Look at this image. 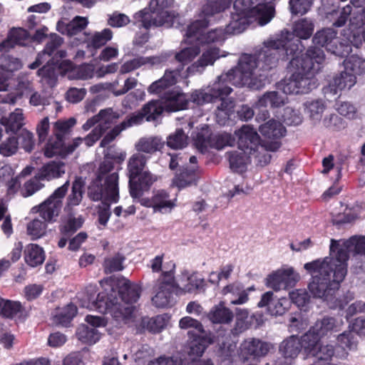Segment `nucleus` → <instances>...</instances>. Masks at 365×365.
Instances as JSON below:
<instances>
[{
    "instance_id": "1",
    "label": "nucleus",
    "mask_w": 365,
    "mask_h": 365,
    "mask_svg": "<svg viewBox=\"0 0 365 365\" xmlns=\"http://www.w3.org/2000/svg\"><path fill=\"white\" fill-rule=\"evenodd\" d=\"M365 255V236H352L346 240H331L329 257L304 264L312 275L309 292L314 297L331 301L347 274L349 253Z\"/></svg>"
},
{
    "instance_id": "2",
    "label": "nucleus",
    "mask_w": 365,
    "mask_h": 365,
    "mask_svg": "<svg viewBox=\"0 0 365 365\" xmlns=\"http://www.w3.org/2000/svg\"><path fill=\"white\" fill-rule=\"evenodd\" d=\"M299 43V40L290 43L282 39H268L255 53L242 54L237 66L219 76L217 81L258 89L262 86L263 76L259 71H269L277 67L279 60L286 61L289 55L297 52Z\"/></svg>"
},
{
    "instance_id": "3",
    "label": "nucleus",
    "mask_w": 365,
    "mask_h": 365,
    "mask_svg": "<svg viewBox=\"0 0 365 365\" xmlns=\"http://www.w3.org/2000/svg\"><path fill=\"white\" fill-rule=\"evenodd\" d=\"M231 1L232 0H207L201 9L200 19L194 21L187 26L185 33L187 41L199 44L224 41L227 34L223 28H216L206 33H204V30L215 20L216 15L229 8Z\"/></svg>"
},
{
    "instance_id": "4",
    "label": "nucleus",
    "mask_w": 365,
    "mask_h": 365,
    "mask_svg": "<svg viewBox=\"0 0 365 365\" xmlns=\"http://www.w3.org/2000/svg\"><path fill=\"white\" fill-rule=\"evenodd\" d=\"M298 49L296 53L289 55L286 61L290 59L289 69L294 71V76H296L300 94H303L317 87V80L314 76L322 68L325 56L321 48L313 47L299 56L302 49L299 48V46Z\"/></svg>"
},
{
    "instance_id": "5",
    "label": "nucleus",
    "mask_w": 365,
    "mask_h": 365,
    "mask_svg": "<svg viewBox=\"0 0 365 365\" xmlns=\"http://www.w3.org/2000/svg\"><path fill=\"white\" fill-rule=\"evenodd\" d=\"M114 169L113 160L105 158L100 164L96 177L88 187V195L93 201H109L117 202L119 200L118 180L117 172Z\"/></svg>"
},
{
    "instance_id": "6",
    "label": "nucleus",
    "mask_w": 365,
    "mask_h": 365,
    "mask_svg": "<svg viewBox=\"0 0 365 365\" xmlns=\"http://www.w3.org/2000/svg\"><path fill=\"white\" fill-rule=\"evenodd\" d=\"M149 156L140 153L133 154L127 163L128 187L132 197H140L148 192L158 180L156 175L147 168Z\"/></svg>"
},
{
    "instance_id": "7",
    "label": "nucleus",
    "mask_w": 365,
    "mask_h": 365,
    "mask_svg": "<svg viewBox=\"0 0 365 365\" xmlns=\"http://www.w3.org/2000/svg\"><path fill=\"white\" fill-rule=\"evenodd\" d=\"M232 91V89L227 83L216 81L207 92L204 91H195L192 94L191 98L197 105L215 102L219 98L221 103L217 106L215 110L216 122L220 125H225L234 111V101L226 98Z\"/></svg>"
},
{
    "instance_id": "8",
    "label": "nucleus",
    "mask_w": 365,
    "mask_h": 365,
    "mask_svg": "<svg viewBox=\"0 0 365 365\" xmlns=\"http://www.w3.org/2000/svg\"><path fill=\"white\" fill-rule=\"evenodd\" d=\"M173 0H151L148 9H144L133 16L134 24L138 28L148 29L152 26H160L172 21L173 15L167 9Z\"/></svg>"
},
{
    "instance_id": "9",
    "label": "nucleus",
    "mask_w": 365,
    "mask_h": 365,
    "mask_svg": "<svg viewBox=\"0 0 365 365\" xmlns=\"http://www.w3.org/2000/svg\"><path fill=\"white\" fill-rule=\"evenodd\" d=\"M235 12L257 21L260 26L268 24L274 16V6L272 0H235Z\"/></svg>"
},
{
    "instance_id": "10",
    "label": "nucleus",
    "mask_w": 365,
    "mask_h": 365,
    "mask_svg": "<svg viewBox=\"0 0 365 365\" xmlns=\"http://www.w3.org/2000/svg\"><path fill=\"white\" fill-rule=\"evenodd\" d=\"M93 295L88 297V304H83L90 309H95L102 314H110L116 320H123L125 322L132 317L133 307L130 306L123 307L118 303L117 299H111L104 293H99L96 300Z\"/></svg>"
},
{
    "instance_id": "11",
    "label": "nucleus",
    "mask_w": 365,
    "mask_h": 365,
    "mask_svg": "<svg viewBox=\"0 0 365 365\" xmlns=\"http://www.w3.org/2000/svg\"><path fill=\"white\" fill-rule=\"evenodd\" d=\"M313 42L316 45L325 47L328 51L341 57L347 56L351 52V44H354L356 47L359 46L356 43H354L351 36L347 41L345 43L340 42L338 45L339 40L336 38V32L329 28L317 31L313 37Z\"/></svg>"
},
{
    "instance_id": "12",
    "label": "nucleus",
    "mask_w": 365,
    "mask_h": 365,
    "mask_svg": "<svg viewBox=\"0 0 365 365\" xmlns=\"http://www.w3.org/2000/svg\"><path fill=\"white\" fill-rule=\"evenodd\" d=\"M68 187L69 181H66L39 205L38 211L45 222H52L58 215L62 207V200L66 195Z\"/></svg>"
},
{
    "instance_id": "13",
    "label": "nucleus",
    "mask_w": 365,
    "mask_h": 365,
    "mask_svg": "<svg viewBox=\"0 0 365 365\" xmlns=\"http://www.w3.org/2000/svg\"><path fill=\"white\" fill-rule=\"evenodd\" d=\"M145 207L153 208L154 212H170L175 207V200L170 199V195L165 190H155L150 197H133Z\"/></svg>"
},
{
    "instance_id": "14",
    "label": "nucleus",
    "mask_w": 365,
    "mask_h": 365,
    "mask_svg": "<svg viewBox=\"0 0 365 365\" xmlns=\"http://www.w3.org/2000/svg\"><path fill=\"white\" fill-rule=\"evenodd\" d=\"M187 335L189 339L186 346V352L189 356V360L192 361L201 357L207 347L217 341L216 337L210 331L198 334L194 331H188Z\"/></svg>"
},
{
    "instance_id": "15",
    "label": "nucleus",
    "mask_w": 365,
    "mask_h": 365,
    "mask_svg": "<svg viewBox=\"0 0 365 365\" xmlns=\"http://www.w3.org/2000/svg\"><path fill=\"white\" fill-rule=\"evenodd\" d=\"M272 349L273 345L270 342L257 338H247L240 344V356L244 360L259 359L266 356Z\"/></svg>"
},
{
    "instance_id": "16",
    "label": "nucleus",
    "mask_w": 365,
    "mask_h": 365,
    "mask_svg": "<svg viewBox=\"0 0 365 365\" xmlns=\"http://www.w3.org/2000/svg\"><path fill=\"white\" fill-rule=\"evenodd\" d=\"M174 272L172 270L162 272L158 279L156 294L152 298L153 303L158 307H166L173 290Z\"/></svg>"
},
{
    "instance_id": "17",
    "label": "nucleus",
    "mask_w": 365,
    "mask_h": 365,
    "mask_svg": "<svg viewBox=\"0 0 365 365\" xmlns=\"http://www.w3.org/2000/svg\"><path fill=\"white\" fill-rule=\"evenodd\" d=\"M63 43L61 37L57 34H53L50 36L49 40L46 44L44 49L38 54L34 62L29 65V68L36 69L44 61L49 60L50 57L54 54V60L56 58H63L66 57V53L63 50H58Z\"/></svg>"
},
{
    "instance_id": "18",
    "label": "nucleus",
    "mask_w": 365,
    "mask_h": 365,
    "mask_svg": "<svg viewBox=\"0 0 365 365\" xmlns=\"http://www.w3.org/2000/svg\"><path fill=\"white\" fill-rule=\"evenodd\" d=\"M235 134L238 138L237 145L239 150H245L250 154H252V151H255L260 143L259 135L250 125H243L240 129L236 130Z\"/></svg>"
},
{
    "instance_id": "19",
    "label": "nucleus",
    "mask_w": 365,
    "mask_h": 365,
    "mask_svg": "<svg viewBox=\"0 0 365 365\" xmlns=\"http://www.w3.org/2000/svg\"><path fill=\"white\" fill-rule=\"evenodd\" d=\"M291 302L289 299L282 297L277 299H273V292H267L258 303V307H267L269 313L274 316L284 314L289 308Z\"/></svg>"
},
{
    "instance_id": "20",
    "label": "nucleus",
    "mask_w": 365,
    "mask_h": 365,
    "mask_svg": "<svg viewBox=\"0 0 365 365\" xmlns=\"http://www.w3.org/2000/svg\"><path fill=\"white\" fill-rule=\"evenodd\" d=\"M314 29V25L312 21L306 18L302 19L294 24L292 29L293 34L287 32V36L284 38H281L280 39L290 43H292L296 40L301 41L300 39H308L312 35ZM299 48H302V51L304 50V46H302V42H300Z\"/></svg>"
},
{
    "instance_id": "21",
    "label": "nucleus",
    "mask_w": 365,
    "mask_h": 365,
    "mask_svg": "<svg viewBox=\"0 0 365 365\" xmlns=\"http://www.w3.org/2000/svg\"><path fill=\"white\" fill-rule=\"evenodd\" d=\"M143 115L141 113H134L126 117V118L119 125L113 128L101 141V146L106 147L110 143L122 130L141 124L143 122Z\"/></svg>"
},
{
    "instance_id": "22",
    "label": "nucleus",
    "mask_w": 365,
    "mask_h": 365,
    "mask_svg": "<svg viewBox=\"0 0 365 365\" xmlns=\"http://www.w3.org/2000/svg\"><path fill=\"white\" fill-rule=\"evenodd\" d=\"M31 41V35L22 28H13L6 39L0 43V51L6 52L15 46H25Z\"/></svg>"
},
{
    "instance_id": "23",
    "label": "nucleus",
    "mask_w": 365,
    "mask_h": 365,
    "mask_svg": "<svg viewBox=\"0 0 365 365\" xmlns=\"http://www.w3.org/2000/svg\"><path fill=\"white\" fill-rule=\"evenodd\" d=\"M118 294L121 300L126 304H122L123 307L130 306L133 307V312L134 307L130 304L135 303L138 301L140 294V287L135 284L131 283L129 280L123 279L119 284Z\"/></svg>"
},
{
    "instance_id": "24",
    "label": "nucleus",
    "mask_w": 365,
    "mask_h": 365,
    "mask_svg": "<svg viewBox=\"0 0 365 365\" xmlns=\"http://www.w3.org/2000/svg\"><path fill=\"white\" fill-rule=\"evenodd\" d=\"M282 145L279 140L264 141L257 145V148L252 151L251 155L257 159L258 163L262 165H266L271 161L272 155L268 152H276Z\"/></svg>"
},
{
    "instance_id": "25",
    "label": "nucleus",
    "mask_w": 365,
    "mask_h": 365,
    "mask_svg": "<svg viewBox=\"0 0 365 365\" xmlns=\"http://www.w3.org/2000/svg\"><path fill=\"white\" fill-rule=\"evenodd\" d=\"M219 57V48L212 47L207 49L197 62L187 67V74L192 75L197 72L201 73L207 66L212 65Z\"/></svg>"
},
{
    "instance_id": "26",
    "label": "nucleus",
    "mask_w": 365,
    "mask_h": 365,
    "mask_svg": "<svg viewBox=\"0 0 365 365\" xmlns=\"http://www.w3.org/2000/svg\"><path fill=\"white\" fill-rule=\"evenodd\" d=\"M356 82V78L354 73L345 70L334 76L329 83L328 89L336 94L338 91L349 90Z\"/></svg>"
},
{
    "instance_id": "27",
    "label": "nucleus",
    "mask_w": 365,
    "mask_h": 365,
    "mask_svg": "<svg viewBox=\"0 0 365 365\" xmlns=\"http://www.w3.org/2000/svg\"><path fill=\"white\" fill-rule=\"evenodd\" d=\"M162 100L165 110L168 112L183 110L187 106L185 94L174 91L164 93Z\"/></svg>"
},
{
    "instance_id": "28",
    "label": "nucleus",
    "mask_w": 365,
    "mask_h": 365,
    "mask_svg": "<svg viewBox=\"0 0 365 365\" xmlns=\"http://www.w3.org/2000/svg\"><path fill=\"white\" fill-rule=\"evenodd\" d=\"M341 321H338L334 317H325L318 319L311 329L321 338L332 332L339 331L342 325Z\"/></svg>"
},
{
    "instance_id": "29",
    "label": "nucleus",
    "mask_w": 365,
    "mask_h": 365,
    "mask_svg": "<svg viewBox=\"0 0 365 365\" xmlns=\"http://www.w3.org/2000/svg\"><path fill=\"white\" fill-rule=\"evenodd\" d=\"M165 57L164 56H138L135 58L124 62L120 68L119 73L120 74H125L145 65H154L156 63H160L165 59Z\"/></svg>"
},
{
    "instance_id": "30",
    "label": "nucleus",
    "mask_w": 365,
    "mask_h": 365,
    "mask_svg": "<svg viewBox=\"0 0 365 365\" xmlns=\"http://www.w3.org/2000/svg\"><path fill=\"white\" fill-rule=\"evenodd\" d=\"M302 349L300 339L296 335H292L284 339L279 344V352L285 359H294Z\"/></svg>"
},
{
    "instance_id": "31",
    "label": "nucleus",
    "mask_w": 365,
    "mask_h": 365,
    "mask_svg": "<svg viewBox=\"0 0 365 365\" xmlns=\"http://www.w3.org/2000/svg\"><path fill=\"white\" fill-rule=\"evenodd\" d=\"M65 173V163L61 161H51L43 165L39 170L38 179L51 180L61 178Z\"/></svg>"
},
{
    "instance_id": "32",
    "label": "nucleus",
    "mask_w": 365,
    "mask_h": 365,
    "mask_svg": "<svg viewBox=\"0 0 365 365\" xmlns=\"http://www.w3.org/2000/svg\"><path fill=\"white\" fill-rule=\"evenodd\" d=\"M259 133L266 138L278 139L285 135L286 129L282 123L274 119H271L262 124L259 128Z\"/></svg>"
},
{
    "instance_id": "33",
    "label": "nucleus",
    "mask_w": 365,
    "mask_h": 365,
    "mask_svg": "<svg viewBox=\"0 0 365 365\" xmlns=\"http://www.w3.org/2000/svg\"><path fill=\"white\" fill-rule=\"evenodd\" d=\"M180 69L166 71L164 76L159 80L153 82L148 91L150 93H161L166 88L174 85L177 82V76L180 75Z\"/></svg>"
},
{
    "instance_id": "34",
    "label": "nucleus",
    "mask_w": 365,
    "mask_h": 365,
    "mask_svg": "<svg viewBox=\"0 0 365 365\" xmlns=\"http://www.w3.org/2000/svg\"><path fill=\"white\" fill-rule=\"evenodd\" d=\"M164 144L165 142L162 138L157 136L141 138L135 144V149L138 151L137 153L152 155L160 150Z\"/></svg>"
},
{
    "instance_id": "35",
    "label": "nucleus",
    "mask_w": 365,
    "mask_h": 365,
    "mask_svg": "<svg viewBox=\"0 0 365 365\" xmlns=\"http://www.w3.org/2000/svg\"><path fill=\"white\" fill-rule=\"evenodd\" d=\"M37 73L43 84L53 87L58 79L57 66L55 63L54 57L47 60V63L38 69Z\"/></svg>"
},
{
    "instance_id": "36",
    "label": "nucleus",
    "mask_w": 365,
    "mask_h": 365,
    "mask_svg": "<svg viewBox=\"0 0 365 365\" xmlns=\"http://www.w3.org/2000/svg\"><path fill=\"white\" fill-rule=\"evenodd\" d=\"M250 155L245 150H235L226 153L230 168L235 172H243L250 163Z\"/></svg>"
},
{
    "instance_id": "37",
    "label": "nucleus",
    "mask_w": 365,
    "mask_h": 365,
    "mask_svg": "<svg viewBox=\"0 0 365 365\" xmlns=\"http://www.w3.org/2000/svg\"><path fill=\"white\" fill-rule=\"evenodd\" d=\"M253 21L255 20L234 11L231 14L229 24L224 29L226 34H238L243 32Z\"/></svg>"
},
{
    "instance_id": "38",
    "label": "nucleus",
    "mask_w": 365,
    "mask_h": 365,
    "mask_svg": "<svg viewBox=\"0 0 365 365\" xmlns=\"http://www.w3.org/2000/svg\"><path fill=\"white\" fill-rule=\"evenodd\" d=\"M207 316L213 324H228L233 319L232 311L225 307L223 302L213 307Z\"/></svg>"
},
{
    "instance_id": "39",
    "label": "nucleus",
    "mask_w": 365,
    "mask_h": 365,
    "mask_svg": "<svg viewBox=\"0 0 365 365\" xmlns=\"http://www.w3.org/2000/svg\"><path fill=\"white\" fill-rule=\"evenodd\" d=\"M88 21L86 17L76 16L68 24L58 23V30L63 34L74 36L82 31L88 25Z\"/></svg>"
},
{
    "instance_id": "40",
    "label": "nucleus",
    "mask_w": 365,
    "mask_h": 365,
    "mask_svg": "<svg viewBox=\"0 0 365 365\" xmlns=\"http://www.w3.org/2000/svg\"><path fill=\"white\" fill-rule=\"evenodd\" d=\"M84 222L83 218L81 216L76 217L69 215L61 219L59 225V232L61 235L71 236L78 229H80Z\"/></svg>"
},
{
    "instance_id": "41",
    "label": "nucleus",
    "mask_w": 365,
    "mask_h": 365,
    "mask_svg": "<svg viewBox=\"0 0 365 365\" xmlns=\"http://www.w3.org/2000/svg\"><path fill=\"white\" fill-rule=\"evenodd\" d=\"M222 293L225 295L228 294L231 295L230 300L232 304H243L249 299L247 291H244L238 284L227 285L222 289Z\"/></svg>"
},
{
    "instance_id": "42",
    "label": "nucleus",
    "mask_w": 365,
    "mask_h": 365,
    "mask_svg": "<svg viewBox=\"0 0 365 365\" xmlns=\"http://www.w3.org/2000/svg\"><path fill=\"white\" fill-rule=\"evenodd\" d=\"M198 179V173L194 169L187 168L180 170L173 180V184L179 188L196 184Z\"/></svg>"
},
{
    "instance_id": "43",
    "label": "nucleus",
    "mask_w": 365,
    "mask_h": 365,
    "mask_svg": "<svg viewBox=\"0 0 365 365\" xmlns=\"http://www.w3.org/2000/svg\"><path fill=\"white\" fill-rule=\"evenodd\" d=\"M24 116L23 110L21 108H16L10 113L9 117H2L1 123L5 126L7 132L16 133L24 125Z\"/></svg>"
},
{
    "instance_id": "44",
    "label": "nucleus",
    "mask_w": 365,
    "mask_h": 365,
    "mask_svg": "<svg viewBox=\"0 0 365 365\" xmlns=\"http://www.w3.org/2000/svg\"><path fill=\"white\" fill-rule=\"evenodd\" d=\"M235 143V138L230 133H222L212 135L207 142L203 140L202 145L206 146L207 144L217 150L223 149L227 146H233Z\"/></svg>"
},
{
    "instance_id": "45",
    "label": "nucleus",
    "mask_w": 365,
    "mask_h": 365,
    "mask_svg": "<svg viewBox=\"0 0 365 365\" xmlns=\"http://www.w3.org/2000/svg\"><path fill=\"white\" fill-rule=\"evenodd\" d=\"M76 337L83 344L92 345L101 339V333L95 328H91L85 324L80 325L76 332Z\"/></svg>"
},
{
    "instance_id": "46",
    "label": "nucleus",
    "mask_w": 365,
    "mask_h": 365,
    "mask_svg": "<svg viewBox=\"0 0 365 365\" xmlns=\"http://www.w3.org/2000/svg\"><path fill=\"white\" fill-rule=\"evenodd\" d=\"M86 41L87 47L98 49L105 46L113 38V32L110 29H104L101 31H96L89 35Z\"/></svg>"
},
{
    "instance_id": "47",
    "label": "nucleus",
    "mask_w": 365,
    "mask_h": 365,
    "mask_svg": "<svg viewBox=\"0 0 365 365\" xmlns=\"http://www.w3.org/2000/svg\"><path fill=\"white\" fill-rule=\"evenodd\" d=\"M45 259L43 250L37 245L30 244L25 250V261L31 267L41 264Z\"/></svg>"
},
{
    "instance_id": "48",
    "label": "nucleus",
    "mask_w": 365,
    "mask_h": 365,
    "mask_svg": "<svg viewBox=\"0 0 365 365\" xmlns=\"http://www.w3.org/2000/svg\"><path fill=\"white\" fill-rule=\"evenodd\" d=\"M285 99L277 91H269L265 93L255 103L257 108H266L270 106L272 108H277L284 104Z\"/></svg>"
},
{
    "instance_id": "49",
    "label": "nucleus",
    "mask_w": 365,
    "mask_h": 365,
    "mask_svg": "<svg viewBox=\"0 0 365 365\" xmlns=\"http://www.w3.org/2000/svg\"><path fill=\"white\" fill-rule=\"evenodd\" d=\"M186 279L182 280V291L184 292L192 293L197 291L204 289L206 283L203 278L199 277L197 273L188 274H185Z\"/></svg>"
},
{
    "instance_id": "50",
    "label": "nucleus",
    "mask_w": 365,
    "mask_h": 365,
    "mask_svg": "<svg viewBox=\"0 0 365 365\" xmlns=\"http://www.w3.org/2000/svg\"><path fill=\"white\" fill-rule=\"evenodd\" d=\"M24 312V308L19 302L5 300L3 299L0 314L6 318L12 319L21 317Z\"/></svg>"
},
{
    "instance_id": "51",
    "label": "nucleus",
    "mask_w": 365,
    "mask_h": 365,
    "mask_svg": "<svg viewBox=\"0 0 365 365\" xmlns=\"http://www.w3.org/2000/svg\"><path fill=\"white\" fill-rule=\"evenodd\" d=\"M321 339L322 338L310 328L300 339L302 348L304 349L308 355L312 356L318 349Z\"/></svg>"
},
{
    "instance_id": "52",
    "label": "nucleus",
    "mask_w": 365,
    "mask_h": 365,
    "mask_svg": "<svg viewBox=\"0 0 365 365\" xmlns=\"http://www.w3.org/2000/svg\"><path fill=\"white\" fill-rule=\"evenodd\" d=\"M98 125L97 128H100L103 133L111 128L113 125L116 123L119 115L117 113L113 112L111 109L102 110L98 115Z\"/></svg>"
},
{
    "instance_id": "53",
    "label": "nucleus",
    "mask_w": 365,
    "mask_h": 365,
    "mask_svg": "<svg viewBox=\"0 0 365 365\" xmlns=\"http://www.w3.org/2000/svg\"><path fill=\"white\" fill-rule=\"evenodd\" d=\"M76 313L77 307L73 304H68L57 311L54 321L63 327H68Z\"/></svg>"
},
{
    "instance_id": "54",
    "label": "nucleus",
    "mask_w": 365,
    "mask_h": 365,
    "mask_svg": "<svg viewBox=\"0 0 365 365\" xmlns=\"http://www.w3.org/2000/svg\"><path fill=\"white\" fill-rule=\"evenodd\" d=\"M165 110L163 101H151L142 108V114L148 121L156 120Z\"/></svg>"
},
{
    "instance_id": "55",
    "label": "nucleus",
    "mask_w": 365,
    "mask_h": 365,
    "mask_svg": "<svg viewBox=\"0 0 365 365\" xmlns=\"http://www.w3.org/2000/svg\"><path fill=\"white\" fill-rule=\"evenodd\" d=\"M76 120L73 118L58 120L54 123L53 128L54 136L64 140L65 137L70 134L73 127L76 125Z\"/></svg>"
},
{
    "instance_id": "56",
    "label": "nucleus",
    "mask_w": 365,
    "mask_h": 365,
    "mask_svg": "<svg viewBox=\"0 0 365 365\" xmlns=\"http://www.w3.org/2000/svg\"><path fill=\"white\" fill-rule=\"evenodd\" d=\"M125 259V257L120 253H115L113 256L106 257L103 263L104 272L110 274L123 270L124 268L123 263Z\"/></svg>"
},
{
    "instance_id": "57",
    "label": "nucleus",
    "mask_w": 365,
    "mask_h": 365,
    "mask_svg": "<svg viewBox=\"0 0 365 365\" xmlns=\"http://www.w3.org/2000/svg\"><path fill=\"white\" fill-rule=\"evenodd\" d=\"M44 155L48 158L55 155L64 157V140L56 136L49 138L44 148Z\"/></svg>"
},
{
    "instance_id": "58",
    "label": "nucleus",
    "mask_w": 365,
    "mask_h": 365,
    "mask_svg": "<svg viewBox=\"0 0 365 365\" xmlns=\"http://www.w3.org/2000/svg\"><path fill=\"white\" fill-rule=\"evenodd\" d=\"M84 182L81 178H76L72 185L71 192L67 198L68 206H76L80 204L83 198Z\"/></svg>"
},
{
    "instance_id": "59",
    "label": "nucleus",
    "mask_w": 365,
    "mask_h": 365,
    "mask_svg": "<svg viewBox=\"0 0 365 365\" xmlns=\"http://www.w3.org/2000/svg\"><path fill=\"white\" fill-rule=\"evenodd\" d=\"M344 69L351 73L361 75L365 73V60L357 56H351L344 61Z\"/></svg>"
},
{
    "instance_id": "60",
    "label": "nucleus",
    "mask_w": 365,
    "mask_h": 365,
    "mask_svg": "<svg viewBox=\"0 0 365 365\" xmlns=\"http://www.w3.org/2000/svg\"><path fill=\"white\" fill-rule=\"evenodd\" d=\"M187 138L183 130L178 128L167 138V145L173 149H182L187 145Z\"/></svg>"
},
{
    "instance_id": "61",
    "label": "nucleus",
    "mask_w": 365,
    "mask_h": 365,
    "mask_svg": "<svg viewBox=\"0 0 365 365\" xmlns=\"http://www.w3.org/2000/svg\"><path fill=\"white\" fill-rule=\"evenodd\" d=\"M200 50L198 46L185 48L175 53V60L181 64L182 66L189 64L200 53Z\"/></svg>"
},
{
    "instance_id": "62",
    "label": "nucleus",
    "mask_w": 365,
    "mask_h": 365,
    "mask_svg": "<svg viewBox=\"0 0 365 365\" xmlns=\"http://www.w3.org/2000/svg\"><path fill=\"white\" fill-rule=\"evenodd\" d=\"M21 66V62L18 58L8 54H3L0 56L1 72L12 73L20 69Z\"/></svg>"
},
{
    "instance_id": "63",
    "label": "nucleus",
    "mask_w": 365,
    "mask_h": 365,
    "mask_svg": "<svg viewBox=\"0 0 365 365\" xmlns=\"http://www.w3.org/2000/svg\"><path fill=\"white\" fill-rule=\"evenodd\" d=\"M307 113L310 118L314 121H319L322 117L325 110V104L322 101H307L304 103Z\"/></svg>"
},
{
    "instance_id": "64",
    "label": "nucleus",
    "mask_w": 365,
    "mask_h": 365,
    "mask_svg": "<svg viewBox=\"0 0 365 365\" xmlns=\"http://www.w3.org/2000/svg\"><path fill=\"white\" fill-rule=\"evenodd\" d=\"M168 319L167 315H158L148 320L144 319L143 322L148 330L153 333H158L166 327Z\"/></svg>"
}]
</instances>
